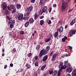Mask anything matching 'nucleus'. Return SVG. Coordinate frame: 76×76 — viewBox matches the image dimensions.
Segmentation results:
<instances>
[{"label":"nucleus","mask_w":76,"mask_h":76,"mask_svg":"<svg viewBox=\"0 0 76 76\" xmlns=\"http://www.w3.org/2000/svg\"><path fill=\"white\" fill-rule=\"evenodd\" d=\"M41 73V70L38 69L37 70V73L39 74Z\"/></svg>","instance_id":"obj_39"},{"label":"nucleus","mask_w":76,"mask_h":76,"mask_svg":"<svg viewBox=\"0 0 76 76\" xmlns=\"http://www.w3.org/2000/svg\"><path fill=\"white\" fill-rule=\"evenodd\" d=\"M72 68L70 67L66 69V72H68V73H70V72H72Z\"/></svg>","instance_id":"obj_15"},{"label":"nucleus","mask_w":76,"mask_h":76,"mask_svg":"<svg viewBox=\"0 0 76 76\" xmlns=\"http://www.w3.org/2000/svg\"><path fill=\"white\" fill-rule=\"evenodd\" d=\"M34 58L36 60H37L38 59V56H37L34 57Z\"/></svg>","instance_id":"obj_40"},{"label":"nucleus","mask_w":76,"mask_h":76,"mask_svg":"<svg viewBox=\"0 0 76 76\" xmlns=\"http://www.w3.org/2000/svg\"><path fill=\"white\" fill-rule=\"evenodd\" d=\"M7 67V65H5L4 66V69H6Z\"/></svg>","instance_id":"obj_46"},{"label":"nucleus","mask_w":76,"mask_h":76,"mask_svg":"<svg viewBox=\"0 0 76 76\" xmlns=\"http://www.w3.org/2000/svg\"><path fill=\"white\" fill-rule=\"evenodd\" d=\"M50 50V46H47L46 48V50H45V49H43L41 50L39 54V57L41 58L43 55H45L47 54L48 53L49 50Z\"/></svg>","instance_id":"obj_1"},{"label":"nucleus","mask_w":76,"mask_h":76,"mask_svg":"<svg viewBox=\"0 0 76 76\" xmlns=\"http://www.w3.org/2000/svg\"><path fill=\"white\" fill-rule=\"evenodd\" d=\"M31 56H32V53H30L28 54V57H31Z\"/></svg>","instance_id":"obj_37"},{"label":"nucleus","mask_w":76,"mask_h":76,"mask_svg":"<svg viewBox=\"0 0 76 76\" xmlns=\"http://www.w3.org/2000/svg\"><path fill=\"white\" fill-rule=\"evenodd\" d=\"M39 16L37 14H35L34 15V19L35 20H36L38 18Z\"/></svg>","instance_id":"obj_16"},{"label":"nucleus","mask_w":76,"mask_h":76,"mask_svg":"<svg viewBox=\"0 0 76 76\" xmlns=\"http://www.w3.org/2000/svg\"><path fill=\"white\" fill-rule=\"evenodd\" d=\"M72 10H72V9L69 10L68 11V13H69V12H72Z\"/></svg>","instance_id":"obj_53"},{"label":"nucleus","mask_w":76,"mask_h":76,"mask_svg":"<svg viewBox=\"0 0 76 76\" xmlns=\"http://www.w3.org/2000/svg\"><path fill=\"white\" fill-rule=\"evenodd\" d=\"M45 2V0H41L40 1V4L41 6H43Z\"/></svg>","instance_id":"obj_9"},{"label":"nucleus","mask_w":76,"mask_h":76,"mask_svg":"<svg viewBox=\"0 0 76 76\" xmlns=\"http://www.w3.org/2000/svg\"><path fill=\"white\" fill-rule=\"evenodd\" d=\"M58 76H60L61 75V73H59L58 72Z\"/></svg>","instance_id":"obj_52"},{"label":"nucleus","mask_w":76,"mask_h":76,"mask_svg":"<svg viewBox=\"0 0 76 76\" xmlns=\"http://www.w3.org/2000/svg\"><path fill=\"white\" fill-rule=\"evenodd\" d=\"M44 23V21L43 20H42L40 21V25H43Z\"/></svg>","instance_id":"obj_25"},{"label":"nucleus","mask_w":76,"mask_h":76,"mask_svg":"<svg viewBox=\"0 0 76 76\" xmlns=\"http://www.w3.org/2000/svg\"><path fill=\"white\" fill-rule=\"evenodd\" d=\"M60 64L59 65V68L60 69V68H61L62 67H63V62H60Z\"/></svg>","instance_id":"obj_13"},{"label":"nucleus","mask_w":76,"mask_h":76,"mask_svg":"<svg viewBox=\"0 0 76 76\" xmlns=\"http://www.w3.org/2000/svg\"><path fill=\"white\" fill-rule=\"evenodd\" d=\"M12 22V20H9L8 23H9V24H10Z\"/></svg>","instance_id":"obj_43"},{"label":"nucleus","mask_w":76,"mask_h":76,"mask_svg":"<svg viewBox=\"0 0 76 76\" xmlns=\"http://www.w3.org/2000/svg\"><path fill=\"white\" fill-rule=\"evenodd\" d=\"M10 67H13V64L12 63H11L10 64Z\"/></svg>","instance_id":"obj_47"},{"label":"nucleus","mask_w":76,"mask_h":76,"mask_svg":"<svg viewBox=\"0 0 76 76\" xmlns=\"http://www.w3.org/2000/svg\"><path fill=\"white\" fill-rule=\"evenodd\" d=\"M38 63H39L38 62V61L36 62L34 64V65H35V66H36V67H37V66H38Z\"/></svg>","instance_id":"obj_29"},{"label":"nucleus","mask_w":76,"mask_h":76,"mask_svg":"<svg viewBox=\"0 0 76 76\" xmlns=\"http://www.w3.org/2000/svg\"><path fill=\"white\" fill-rule=\"evenodd\" d=\"M40 46L39 45L37 46L36 48V50H39V48H40Z\"/></svg>","instance_id":"obj_34"},{"label":"nucleus","mask_w":76,"mask_h":76,"mask_svg":"<svg viewBox=\"0 0 76 76\" xmlns=\"http://www.w3.org/2000/svg\"><path fill=\"white\" fill-rule=\"evenodd\" d=\"M58 35V31H57L55 34L54 35V37L55 38H56L57 37V36Z\"/></svg>","instance_id":"obj_14"},{"label":"nucleus","mask_w":76,"mask_h":76,"mask_svg":"<svg viewBox=\"0 0 76 76\" xmlns=\"http://www.w3.org/2000/svg\"><path fill=\"white\" fill-rule=\"evenodd\" d=\"M13 25H14V24H15V20H13L11 23Z\"/></svg>","instance_id":"obj_36"},{"label":"nucleus","mask_w":76,"mask_h":76,"mask_svg":"<svg viewBox=\"0 0 76 76\" xmlns=\"http://www.w3.org/2000/svg\"><path fill=\"white\" fill-rule=\"evenodd\" d=\"M58 56V53H56L54 54L52 59V61H54L55 60H56V56Z\"/></svg>","instance_id":"obj_4"},{"label":"nucleus","mask_w":76,"mask_h":76,"mask_svg":"<svg viewBox=\"0 0 76 76\" xmlns=\"http://www.w3.org/2000/svg\"><path fill=\"white\" fill-rule=\"evenodd\" d=\"M73 72H74L75 74H76V69H75L73 71Z\"/></svg>","instance_id":"obj_54"},{"label":"nucleus","mask_w":76,"mask_h":76,"mask_svg":"<svg viewBox=\"0 0 76 76\" xmlns=\"http://www.w3.org/2000/svg\"><path fill=\"white\" fill-rule=\"evenodd\" d=\"M47 22H48V25H50V24H51V20H49L48 21V20H46Z\"/></svg>","instance_id":"obj_26"},{"label":"nucleus","mask_w":76,"mask_h":76,"mask_svg":"<svg viewBox=\"0 0 76 76\" xmlns=\"http://www.w3.org/2000/svg\"><path fill=\"white\" fill-rule=\"evenodd\" d=\"M34 20L32 18H31L29 20L30 23H34Z\"/></svg>","instance_id":"obj_19"},{"label":"nucleus","mask_w":76,"mask_h":76,"mask_svg":"<svg viewBox=\"0 0 76 76\" xmlns=\"http://www.w3.org/2000/svg\"><path fill=\"white\" fill-rule=\"evenodd\" d=\"M43 13H45V12H44V11H43L42 10V12L40 14V15H42Z\"/></svg>","instance_id":"obj_57"},{"label":"nucleus","mask_w":76,"mask_h":76,"mask_svg":"<svg viewBox=\"0 0 76 76\" xmlns=\"http://www.w3.org/2000/svg\"><path fill=\"white\" fill-rule=\"evenodd\" d=\"M57 31H59L60 33L62 32L63 31V27L62 26H61L59 28L57 29Z\"/></svg>","instance_id":"obj_5"},{"label":"nucleus","mask_w":76,"mask_h":76,"mask_svg":"<svg viewBox=\"0 0 76 76\" xmlns=\"http://www.w3.org/2000/svg\"><path fill=\"white\" fill-rule=\"evenodd\" d=\"M29 14H30V12H27L26 15H25V16H29Z\"/></svg>","instance_id":"obj_33"},{"label":"nucleus","mask_w":76,"mask_h":76,"mask_svg":"<svg viewBox=\"0 0 76 76\" xmlns=\"http://www.w3.org/2000/svg\"><path fill=\"white\" fill-rule=\"evenodd\" d=\"M32 9H33V7H32V6H31L29 7V8L27 9L26 11L28 12H31V11H32Z\"/></svg>","instance_id":"obj_6"},{"label":"nucleus","mask_w":76,"mask_h":76,"mask_svg":"<svg viewBox=\"0 0 76 76\" xmlns=\"http://www.w3.org/2000/svg\"><path fill=\"white\" fill-rule=\"evenodd\" d=\"M45 67H46V65H44L41 67V70H44V69Z\"/></svg>","instance_id":"obj_23"},{"label":"nucleus","mask_w":76,"mask_h":76,"mask_svg":"<svg viewBox=\"0 0 76 76\" xmlns=\"http://www.w3.org/2000/svg\"><path fill=\"white\" fill-rule=\"evenodd\" d=\"M44 18V16L42 15L40 18V19H43Z\"/></svg>","instance_id":"obj_49"},{"label":"nucleus","mask_w":76,"mask_h":76,"mask_svg":"<svg viewBox=\"0 0 76 76\" xmlns=\"http://www.w3.org/2000/svg\"><path fill=\"white\" fill-rule=\"evenodd\" d=\"M67 26L66 25L65 27V29H67Z\"/></svg>","instance_id":"obj_61"},{"label":"nucleus","mask_w":76,"mask_h":76,"mask_svg":"<svg viewBox=\"0 0 76 76\" xmlns=\"http://www.w3.org/2000/svg\"><path fill=\"white\" fill-rule=\"evenodd\" d=\"M16 12V9H14L13 11L12 12V13L13 14Z\"/></svg>","instance_id":"obj_38"},{"label":"nucleus","mask_w":76,"mask_h":76,"mask_svg":"<svg viewBox=\"0 0 76 76\" xmlns=\"http://www.w3.org/2000/svg\"><path fill=\"white\" fill-rule=\"evenodd\" d=\"M67 64L68 65V66H70V64H69V63H68Z\"/></svg>","instance_id":"obj_63"},{"label":"nucleus","mask_w":76,"mask_h":76,"mask_svg":"<svg viewBox=\"0 0 76 76\" xmlns=\"http://www.w3.org/2000/svg\"><path fill=\"white\" fill-rule=\"evenodd\" d=\"M51 10H52V8L50 7L49 10V12L50 13H51Z\"/></svg>","instance_id":"obj_48"},{"label":"nucleus","mask_w":76,"mask_h":76,"mask_svg":"<svg viewBox=\"0 0 76 76\" xmlns=\"http://www.w3.org/2000/svg\"><path fill=\"white\" fill-rule=\"evenodd\" d=\"M56 6H57V5L56 4H54L53 5V7H56Z\"/></svg>","instance_id":"obj_51"},{"label":"nucleus","mask_w":76,"mask_h":76,"mask_svg":"<svg viewBox=\"0 0 76 76\" xmlns=\"http://www.w3.org/2000/svg\"><path fill=\"white\" fill-rule=\"evenodd\" d=\"M75 19H74L70 23V25H71V26L73 25L74 24H75Z\"/></svg>","instance_id":"obj_17"},{"label":"nucleus","mask_w":76,"mask_h":76,"mask_svg":"<svg viewBox=\"0 0 76 76\" xmlns=\"http://www.w3.org/2000/svg\"><path fill=\"white\" fill-rule=\"evenodd\" d=\"M7 19L8 20H10V17H9L7 16Z\"/></svg>","instance_id":"obj_55"},{"label":"nucleus","mask_w":76,"mask_h":76,"mask_svg":"<svg viewBox=\"0 0 76 76\" xmlns=\"http://www.w3.org/2000/svg\"><path fill=\"white\" fill-rule=\"evenodd\" d=\"M2 56H4V53H2Z\"/></svg>","instance_id":"obj_64"},{"label":"nucleus","mask_w":76,"mask_h":76,"mask_svg":"<svg viewBox=\"0 0 76 76\" xmlns=\"http://www.w3.org/2000/svg\"><path fill=\"white\" fill-rule=\"evenodd\" d=\"M3 6V10H5V9H6L7 6L6 5V2H4L2 4Z\"/></svg>","instance_id":"obj_8"},{"label":"nucleus","mask_w":76,"mask_h":76,"mask_svg":"<svg viewBox=\"0 0 76 76\" xmlns=\"http://www.w3.org/2000/svg\"><path fill=\"white\" fill-rule=\"evenodd\" d=\"M50 75H52V74L53 73V71L52 70L51 71V70H49V71Z\"/></svg>","instance_id":"obj_32"},{"label":"nucleus","mask_w":76,"mask_h":76,"mask_svg":"<svg viewBox=\"0 0 76 76\" xmlns=\"http://www.w3.org/2000/svg\"><path fill=\"white\" fill-rule=\"evenodd\" d=\"M63 67V69H65L66 68V67H67V66L66 65H64V66H63V67Z\"/></svg>","instance_id":"obj_45"},{"label":"nucleus","mask_w":76,"mask_h":76,"mask_svg":"<svg viewBox=\"0 0 76 76\" xmlns=\"http://www.w3.org/2000/svg\"><path fill=\"white\" fill-rule=\"evenodd\" d=\"M47 58H48V55L45 56L42 59L43 61H47Z\"/></svg>","instance_id":"obj_10"},{"label":"nucleus","mask_w":76,"mask_h":76,"mask_svg":"<svg viewBox=\"0 0 76 76\" xmlns=\"http://www.w3.org/2000/svg\"><path fill=\"white\" fill-rule=\"evenodd\" d=\"M69 34L71 36H73V35L76 34V31L75 30H71Z\"/></svg>","instance_id":"obj_3"},{"label":"nucleus","mask_w":76,"mask_h":76,"mask_svg":"<svg viewBox=\"0 0 76 76\" xmlns=\"http://www.w3.org/2000/svg\"><path fill=\"white\" fill-rule=\"evenodd\" d=\"M63 69V67L61 68L58 71V73H61V72H62V71L61 70H62V69Z\"/></svg>","instance_id":"obj_30"},{"label":"nucleus","mask_w":76,"mask_h":76,"mask_svg":"<svg viewBox=\"0 0 76 76\" xmlns=\"http://www.w3.org/2000/svg\"><path fill=\"white\" fill-rule=\"evenodd\" d=\"M29 21L26 22V23L25 24V27H26V28L28 27V26L29 25Z\"/></svg>","instance_id":"obj_20"},{"label":"nucleus","mask_w":76,"mask_h":76,"mask_svg":"<svg viewBox=\"0 0 76 76\" xmlns=\"http://www.w3.org/2000/svg\"><path fill=\"white\" fill-rule=\"evenodd\" d=\"M68 63V61H65L64 62V64H66V63Z\"/></svg>","instance_id":"obj_58"},{"label":"nucleus","mask_w":76,"mask_h":76,"mask_svg":"<svg viewBox=\"0 0 76 76\" xmlns=\"http://www.w3.org/2000/svg\"><path fill=\"white\" fill-rule=\"evenodd\" d=\"M51 39V38L46 39L45 40V42H49V41H50Z\"/></svg>","instance_id":"obj_24"},{"label":"nucleus","mask_w":76,"mask_h":76,"mask_svg":"<svg viewBox=\"0 0 76 76\" xmlns=\"http://www.w3.org/2000/svg\"><path fill=\"white\" fill-rule=\"evenodd\" d=\"M16 50L15 49H14L13 50V52H14V53H15V52H16Z\"/></svg>","instance_id":"obj_56"},{"label":"nucleus","mask_w":76,"mask_h":76,"mask_svg":"<svg viewBox=\"0 0 76 76\" xmlns=\"http://www.w3.org/2000/svg\"><path fill=\"white\" fill-rule=\"evenodd\" d=\"M62 9L63 10H64V9H65L66 8V7L67 6V4H64V3L63 1H62Z\"/></svg>","instance_id":"obj_2"},{"label":"nucleus","mask_w":76,"mask_h":76,"mask_svg":"<svg viewBox=\"0 0 76 76\" xmlns=\"http://www.w3.org/2000/svg\"><path fill=\"white\" fill-rule=\"evenodd\" d=\"M10 7L12 9H16V8H15V5H10Z\"/></svg>","instance_id":"obj_22"},{"label":"nucleus","mask_w":76,"mask_h":76,"mask_svg":"<svg viewBox=\"0 0 76 76\" xmlns=\"http://www.w3.org/2000/svg\"><path fill=\"white\" fill-rule=\"evenodd\" d=\"M26 67H28L27 68V69H29L31 67V65H29V64H26Z\"/></svg>","instance_id":"obj_27"},{"label":"nucleus","mask_w":76,"mask_h":76,"mask_svg":"<svg viewBox=\"0 0 76 76\" xmlns=\"http://www.w3.org/2000/svg\"><path fill=\"white\" fill-rule=\"evenodd\" d=\"M13 26H14V25L12 24H11L10 25V28H12Z\"/></svg>","instance_id":"obj_35"},{"label":"nucleus","mask_w":76,"mask_h":76,"mask_svg":"<svg viewBox=\"0 0 76 76\" xmlns=\"http://www.w3.org/2000/svg\"><path fill=\"white\" fill-rule=\"evenodd\" d=\"M35 0H31V2L32 3H35Z\"/></svg>","instance_id":"obj_42"},{"label":"nucleus","mask_w":76,"mask_h":76,"mask_svg":"<svg viewBox=\"0 0 76 76\" xmlns=\"http://www.w3.org/2000/svg\"><path fill=\"white\" fill-rule=\"evenodd\" d=\"M51 20H53V19H54V17H51Z\"/></svg>","instance_id":"obj_62"},{"label":"nucleus","mask_w":76,"mask_h":76,"mask_svg":"<svg viewBox=\"0 0 76 76\" xmlns=\"http://www.w3.org/2000/svg\"><path fill=\"white\" fill-rule=\"evenodd\" d=\"M70 74H67L66 75V76H70Z\"/></svg>","instance_id":"obj_60"},{"label":"nucleus","mask_w":76,"mask_h":76,"mask_svg":"<svg viewBox=\"0 0 76 76\" xmlns=\"http://www.w3.org/2000/svg\"><path fill=\"white\" fill-rule=\"evenodd\" d=\"M53 53H54V52H53V51L52 52H51L50 53V56H51L53 55Z\"/></svg>","instance_id":"obj_44"},{"label":"nucleus","mask_w":76,"mask_h":76,"mask_svg":"<svg viewBox=\"0 0 76 76\" xmlns=\"http://www.w3.org/2000/svg\"><path fill=\"white\" fill-rule=\"evenodd\" d=\"M19 33L20 34H21V35H24V31H20Z\"/></svg>","instance_id":"obj_31"},{"label":"nucleus","mask_w":76,"mask_h":76,"mask_svg":"<svg viewBox=\"0 0 76 76\" xmlns=\"http://www.w3.org/2000/svg\"><path fill=\"white\" fill-rule=\"evenodd\" d=\"M16 7L17 9H19L21 8V5L20 4H16Z\"/></svg>","instance_id":"obj_12"},{"label":"nucleus","mask_w":76,"mask_h":76,"mask_svg":"<svg viewBox=\"0 0 76 76\" xmlns=\"http://www.w3.org/2000/svg\"><path fill=\"white\" fill-rule=\"evenodd\" d=\"M76 76V74L75 73H74L72 75V76Z\"/></svg>","instance_id":"obj_59"},{"label":"nucleus","mask_w":76,"mask_h":76,"mask_svg":"<svg viewBox=\"0 0 76 76\" xmlns=\"http://www.w3.org/2000/svg\"><path fill=\"white\" fill-rule=\"evenodd\" d=\"M57 71H54L52 74L53 76H56V75H57Z\"/></svg>","instance_id":"obj_21"},{"label":"nucleus","mask_w":76,"mask_h":76,"mask_svg":"<svg viewBox=\"0 0 76 76\" xmlns=\"http://www.w3.org/2000/svg\"><path fill=\"white\" fill-rule=\"evenodd\" d=\"M23 14H21L18 17V19L19 20H22L23 19Z\"/></svg>","instance_id":"obj_7"},{"label":"nucleus","mask_w":76,"mask_h":76,"mask_svg":"<svg viewBox=\"0 0 76 76\" xmlns=\"http://www.w3.org/2000/svg\"><path fill=\"white\" fill-rule=\"evenodd\" d=\"M67 37L66 36H65L64 37V38L62 39V41L63 42H65L66 40H67Z\"/></svg>","instance_id":"obj_11"},{"label":"nucleus","mask_w":76,"mask_h":76,"mask_svg":"<svg viewBox=\"0 0 76 76\" xmlns=\"http://www.w3.org/2000/svg\"><path fill=\"white\" fill-rule=\"evenodd\" d=\"M7 8L9 10H10V11L11 10V8L9 6H8Z\"/></svg>","instance_id":"obj_41"},{"label":"nucleus","mask_w":76,"mask_h":76,"mask_svg":"<svg viewBox=\"0 0 76 76\" xmlns=\"http://www.w3.org/2000/svg\"><path fill=\"white\" fill-rule=\"evenodd\" d=\"M69 49H70V50H72V47L69 46Z\"/></svg>","instance_id":"obj_50"},{"label":"nucleus","mask_w":76,"mask_h":76,"mask_svg":"<svg viewBox=\"0 0 76 76\" xmlns=\"http://www.w3.org/2000/svg\"><path fill=\"white\" fill-rule=\"evenodd\" d=\"M47 6H45L43 7L42 10L43 11V12H46V10H47Z\"/></svg>","instance_id":"obj_18"},{"label":"nucleus","mask_w":76,"mask_h":76,"mask_svg":"<svg viewBox=\"0 0 76 76\" xmlns=\"http://www.w3.org/2000/svg\"><path fill=\"white\" fill-rule=\"evenodd\" d=\"M29 18L28 17H23V19L24 20H28V19H29Z\"/></svg>","instance_id":"obj_28"}]
</instances>
